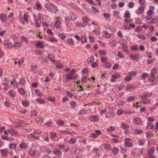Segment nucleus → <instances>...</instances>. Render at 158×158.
<instances>
[{"mask_svg":"<svg viewBox=\"0 0 158 158\" xmlns=\"http://www.w3.org/2000/svg\"><path fill=\"white\" fill-rule=\"evenodd\" d=\"M35 22V25L38 27H40L41 25V22L40 19H38L37 16L34 14H33Z\"/></svg>","mask_w":158,"mask_h":158,"instance_id":"obj_1","label":"nucleus"},{"mask_svg":"<svg viewBox=\"0 0 158 158\" xmlns=\"http://www.w3.org/2000/svg\"><path fill=\"white\" fill-rule=\"evenodd\" d=\"M131 140L130 138H126L124 140L125 145L128 148L132 147L133 146V143L131 142Z\"/></svg>","mask_w":158,"mask_h":158,"instance_id":"obj_2","label":"nucleus"},{"mask_svg":"<svg viewBox=\"0 0 158 158\" xmlns=\"http://www.w3.org/2000/svg\"><path fill=\"white\" fill-rule=\"evenodd\" d=\"M89 120L91 122H98L99 121V117L97 115H91L89 117Z\"/></svg>","mask_w":158,"mask_h":158,"instance_id":"obj_3","label":"nucleus"},{"mask_svg":"<svg viewBox=\"0 0 158 158\" xmlns=\"http://www.w3.org/2000/svg\"><path fill=\"white\" fill-rule=\"evenodd\" d=\"M53 152L54 154L57 156L59 158L62 157V152L60 148H55Z\"/></svg>","mask_w":158,"mask_h":158,"instance_id":"obj_4","label":"nucleus"},{"mask_svg":"<svg viewBox=\"0 0 158 158\" xmlns=\"http://www.w3.org/2000/svg\"><path fill=\"white\" fill-rule=\"evenodd\" d=\"M120 74L118 73H115L114 74L112 75V78L111 79L110 81L112 82H114L116 81L115 79L118 78L120 77Z\"/></svg>","mask_w":158,"mask_h":158,"instance_id":"obj_5","label":"nucleus"},{"mask_svg":"<svg viewBox=\"0 0 158 158\" xmlns=\"http://www.w3.org/2000/svg\"><path fill=\"white\" fill-rule=\"evenodd\" d=\"M84 147L83 146H81L78 148V151L80 152L78 153H76L75 154H77V156L79 158H81L83 156L82 152H84Z\"/></svg>","mask_w":158,"mask_h":158,"instance_id":"obj_6","label":"nucleus"},{"mask_svg":"<svg viewBox=\"0 0 158 158\" xmlns=\"http://www.w3.org/2000/svg\"><path fill=\"white\" fill-rule=\"evenodd\" d=\"M102 36L104 38H110L111 37V34L109 33L106 31H103L102 32Z\"/></svg>","mask_w":158,"mask_h":158,"instance_id":"obj_7","label":"nucleus"},{"mask_svg":"<svg viewBox=\"0 0 158 158\" xmlns=\"http://www.w3.org/2000/svg\"><path fill=\"white\" fill-rule=\"evenodd\" d=\"M8 131L10 134L12 136H17L18 135L17 132L12 128L8 129Z\"/></svg>","mask_w":158,"mask_h":158,"instance_id":"obj_8","label":"nucleus"},{"mask_svg":"<svg viewBox=\"0 0 158 158\" xmlns=\"http://www.w3.org/2000/svg\"><path fill=\"white\" fill-rule=\"evenodd\" d=\"M67 44L69 45H74V42L73 39L71 38H68L66 40Z\"/></svg>","mask_w":158,"mask_h":158,"instance_id":"obj_9","label":"nucleus"},{"mask_svg":"<svg viewBox=\"0 0 158 158\" xmlns=\"http://www.w3.org/2000/svg\"><path fill=\"white\" fill-rule=\"evenodd\" d=\"M139 55L138 54L135 53L134 54L131 55L130 56L133 60L137 61L139 60V58L138 57Z\"/></svg>","mask_w":158,"mask_h":158,"instance_id":"obj_10","label":"nucleus"},{"mask_svg":"<svg viewBox=\"0 0 158 158\" xmlns=\"http://www.w3.org/2000/svg\"><path fill=\"white\" fill-rule=\"evenodd\" d=\"M35 46L38 48H43L44 46L42 42L40 41L37 42L35 44Z\"/></svg>","mask_w":158,"mask_h":158,"instance_id":"obj_11","label":"nucleus"},{"mask_svg":"<svg viewBox=\"0 0 158 158\" xmlns=\"http://www.w3.org/2000/svg\"><path fill=\"white\" fill-rule=\"evenodd\" d=\"M158 22V17L156 16L154 17V18L152 19L151 21L149 22V23L151 24H155L156 23Z\"/></svg>","mask_w":158,"mask_h":158,"instance_id":"obj_12","label":"nucleus"},{"mask_svg":"<svg viewBox=\"0 0 158 158\" xmlns=\"http://www.w3.org/2000/svg\"><path fill=\"white\" fill-rule=\"evenodd\" d=\"M127 42H126L125 43H122V48L123 51L124 52H127L128 48V46L127 45Z\"/></svg>","mask_w":158,"mask_h":158,"instance_id":"obj_13","label":"nucleus"},{"mask_svg":"<svg viewBox=\"0 0 158 158\" xmlns=\"http://www.w3.org/2000/svg\"><path fill=\"white\" fill-rule=\"evenodd\" d=\"M148 77H149L148 80L152 82H153L155 80V74L151 73L150 76Z\"/></svg>","mask_w":158,"mask_h":158,"instance_id":"obj_14","label":"nucleus"},{"mask_svg":"<svg viewBox=\"0 0 158 158\" xmlns=\"http://www.w3.org/2000/svg\"><path fill=\"white\" fill-rule=\"evenodd\" d=\"M77 145L76 144L74 146L71 147V150L72 152V154L75 153L77 150Z\"/></svg>","mask_w":158,"mask_h":158,"instance_id":"obj_15","label":"nucleus"},{"mask_svg":"<svg viewBox=\"0 0 158 158\" xmlns=\"http://www.w3.org/2000/svg\"><path fill=\"white\" fill-rule=\"evenodd\" d=\"M87 80L90 81L91 80L90 78H88L86 76H84L81 78V81L83 83H85Z\"/></svg>","mask_w":158,"mask_h":158,"instance_id":"obj_16","label":"nucleus"},{"mask_svg":"<svg viewBox=\"0 0 158 158\" xmlns=\"http://www.w3.org/2000/svg\"><path fill=\"white\" fill-rule=\"evenodd\" d=\"M45 6L48 11L50 12H53V10L51 8L52 7L50 6V3L46 4L45 5Z\"/></svg>","mask_w":158,"mask_h":158,"instance_id":"obj_17","label":"nucleus"},{"mask_svg":"<svg viewBox=\"0 0 158 158\" xmlns=\"http://www.w3.org/2000/svg\"><path fill=\"white\" fill-rule=\"evenodd\" d=\"M17 144L16 143H11L9 145V148L10 149H14L15 150L17 146Z\"/></svg>","mask_w":158,"mask_h":158,"instance_id":"obj_18","label":"nucleus"},{"mask_svg":"<svg viewBox=\"0 0 158 158\" xmlns=\"http://www.w3.org/2000/svg\"><path fill=\"white\" fill-rule=\"evenodd\" d=\"M119 151L118 148L116 147H113L111 149V151L112 153L114 155H115Z\"/></svg>","mask_w":158,"mask_h":158,"instance_id":"obj_19","label":"nucleus"},{"mask_svg":"<svg viewBox=\"0 0 158 158\" xmlns=\"http://www.w3.org/2000/svg\"><path fill=\"white\" fill-rule=\"evenodd\" d=\"M135 124V125H139L142 122V120L139 118H137L134 119Z\"/></svg>","mask_w":158,"mask_h":158,"instance_id":"obj_20","label":"nucleus"},{"mask_svg":"<svg viewBox=\"0 0 158 158\" xmlns=\"http://www.w3.org/2000/svg\"><path fill=\"white\" fill-rule=\"evenodd\" d=\"M147 126L146 128V129L148 130L150 129H152L154 128V126L152 123L150 122H147Z\"/></svg>","mask_w":158,"mask_h":158,"instance_id":"obj_21","label":"nucleus"},{"mask_svg":"<svg viewBox=\"0 0 158 158\" xmlns=\"http://www.w3.org/2000/svg\"><path fill=\"white\" fill-rule=\"evenodd\" d=\"M82 19L83 22L85 24L88 23L90 20L89 18L86 16L82 17Z\"/></svg>","mask_w":158,"mask_h":158,"instance_id":"obj_22","label":"nucleus"},{"mask_svg":"<svg viewBox=\"0 0 158 158\" xmlns=\"http://www.w3.org/2000/svg\"><path fill=\"white\" fill-rule=\"evenodd\" d=\"M155 148L154 147H152L148 151V154L149 155H152L154 153Z\"/></svg>","mask_w":158,"mask_h":158,"instance_id":"obj_23","label":"nucleus"},{"mask_svg":"<svg viewBox=\"0 0 158 158\" xmlns=\"http://www.w3.org/2000/svg\"><path fill=\"white\" fill-rule=\"evenodd\" d=\"M125 19L129 18L131 17V14L128 10H126L123 15Z\"/></svg>","mask_w":158,"mask_h":158,"instance_id":"obj_24","label":"nucleus"},{"mask_svg":"<svg viewBox=\"0 0 158 158\" xmlns=\"http://www.w3.org/2000/svg\"><path fill=\"white\" fill-rule=\"evenodd\" d=\"M135 89V88L134 87V86L131 85H128L127 87H126L125 89V90H126L127 91H129L131 90H134Z\"/></svg>","mask_w":158,"mask_h":158,"instance_id":"obj_25","label":"nucleus"},{"mask_svg":"<svg viewBox=\"0 0 158 158\" xmlns=\"http://www.w3.org/2000/svg\"><path fill=\"white\" fill-rule=\"evenodd\" d=\"M9 93L10 95L12 98L15 97L16 96V93L15 92L14 90H10L9 91Z\"/></svg>","mask_w":158,"mask_h":158,"instance_id":"obj_26","label":"nucleus"},{"mask_svg":"<svg viewBox=\"0 0 158 158\" xmlns=\"http://www.w3.org/2000/svg\"><path fill=\"white\" fill-rule=\"evenodd\" d=\"M54 27L57 28H59L60 27V23L59 20H57L55 22Z\"/></svg>","mask_w":158,"mask_h":158,"instance_id":"obj_27","label":"nucleus"},{"mask_svg":"<svg viewBox=\"0 0 158 158\" xmlns=\"http://www.w3.org/2000/svg\"><path fill=\"white\" fill-rule=\"evenodd\" d=\"M77 142V139L75 138H71L70 139L69 143L70 144H74Z\"/></svg>","mask_w":158,"mask_h":158,"instance_id":"obj_28","label":"nucleus"},{"mask_svg":"<svg viewBox=\"0 0 158 158\" xmlns=\"http://www.w3.org/2000/svg\"><path fill=\"white\" fill-rule=\"evenodd\" d=\"M2 155L4 156H6L7 155V150L6 149H3L1 150Z\"/></svg>","mask_w":158,"mask_h":158,"instance_id":"obj_29","label":"nucleus"},{"mask_svg":"<svg viewBox=\"0 0 158 158\" xmlns=\"http://www.w3.org/2000/svg\"><path fill=\"white\" fill-rule=\"evenodd\" d=\"M50 6L52 7V9H53L55 11L57 12L59 11V10L58 9V7L54 4L52 3H50Z\"/></svg>","mask_w":158,"mask_h":158,"instance_id":"obj_30","label":"nucleus"},{"mask_svg":"<svg viewBox=\"0 0 158 158\" xmlns=\"http://www.w3.org/2000/svg\"><path fill=\"white\" fill-rule=\"evenodd\" d=\"M3 45H4L5 47L6 48H8L11 46V44L10 42H4Z\"/></svg>","mask_w":158,"mask_h":158,"instance_id":"obj_31","label":"nucleus"},{"mask_svg":"<svg viewBox=\"0 0 158 158\" xmlns=\"http://www.w3.org/2000/svg\"><path fill=\"white\" fill-rule=\"evenodd\" d=\"M0 17L2 19V22L6 21L7 20L6 15L5 14H1L0 15Z\"/></svg>","mask_w":158,"mask_h":158,"instance_id":"obj_32","label":"nucleus"},{"mask_svg":"<svg viewBox=\"0 0 158 158\" xmlns=\"http://www.w3.org/2000/svg\"><path fill=\"white\" fill-rule=\"evenodd\" d=\"M36 150H33L31 149L29 150V154L31 156H35L36 154Z\"/></svg>","mask_w":158,"mask_h":158,"instance_id":"obj_33","label":"nucleus"},{"mask_svg":"<svg viewBox=\"0 0 158 158\" xmlns=\"http://www.w3.org/2000/svg\"><path fill=\"white\" fill-rule=\"evenodd\" d=\"M18 91L20 94L22 95H24L25 93L24 89L22 88H20L19 89Z\"/></svg>","mask_w":158,"mask_h":158,"instance_id":"obj_34","label":"nucleus"},{"mask_svg":"<svg viewBox=\"0 0 158 158\" xmlns=\"http://www.w3.org/2000/svg\"><path fill=\"white\" fill-rule=\"evenodd\" d=\"M27 147V145L26 143L22 142L19 145V147L21 149H25Z\"/></svg>","mask_w":158,"mask_h":158,"instance_id":"obj_35","label":"nucleus"},{"mask_svg":"<svg viewBox=\"0 0 158 158\" xmlns=\"http://www.w3.org/2000/svg\"><path fill=\"white\" fill-rule=\"evenodd\" d=\"M36 100L37 102L40 104H44L45 103V101L42 99L38 98V99H36Z\"/></svg>","mask_w":158,"mask_h":158,"instance_id":"obj_36","label":"nucleus"},{"mask_svg":"<svg viewBox=\"0 0 158 158\" xmlns=\"http://www.w3.org/2000/svg\"><path fill=\"white\" fill-rule=\"evenodd\" d=\"M121 127L122 129H128L129 128V127L127 125V124L124 123H121Z\"/></svg>","mask_w":158,"mask_h":158,"instance_id":"obj_37","label":"nucleus"},{"mask_svg":"<svg viewBox=\"0 0 158 158\" xmlns=\"http://www.w3.org/2000/svg\"><path fill=\"white\" fill-rule=\"evenodd\" d=\"M131 49L133 52H135L138 50V47L137 45H133L131 47Z\"/></svg>","mask_w":158,"mask_h":158,"instance_id":"obj_38","label":"nucleus"},{"mask_svg":"<svg viewBox=\"0 0 158 158\" xmlns=\"http://www.w3.org/2000/svg\"><path fill=\"white\" fill-rule=\"evenodd\" d=\"M22 104L23 106L27 107L29 106V103L27 100H24L22 102Z\"/></svg>","mask_w":158,"mask_h":158,"instance_id":"obj_39","label":"nucleus"},{"mask_svg":"<svg viewBox=\"0 0 158 158\" xmlns=\"http://www.w3.org/2000/svg\"><path fill=\"white\" fill-rule=\"evenodd\" d=\"M70 105L72 107L75 108L77 106V103L75 101H72L71 102Z\"/></svg>","mask_w":158,"mask_h":158,"instance_id":"obj_40","label":"nucleus"},{"mask_svg":"<svg viewBox=\"0 0 158 158\" xmlns=\"http://www.w3.org/2000/svg\"><path fill=\"white\" fill-rule=\"evenodd\" d=\"M104 148L108 151L111 149V146L110 144H105L104 145Z\"/></svg>","mask_w":158,"mask_h":158,"instance_id":"obj_41","label":"nucleus"},{"mask_svg":"<svg viewBox=\"0 0 158 158\" xmlns=\"http://www.w3.org/2000/svg\"><path fill=\"white\" fill-rule=\"evenodd\" d=\"M86 113V111L84 109L81 110H80V112L78 113L79 115H84Z\"/></svg>","mask_w":158,"mask_h":158,"instance_id":"obj_42","label":"nucleus"},{"mask_svg":"<svg viewBox=\"0 0 158 158\" xmlns=\"http://www.w3.org/2000/svg\"><path fill=\"white\" fill-rule=\"evenodd\" d=\"M143 102L145 104H148L150 103L151 100L148 98H146L143 100Z\"/></svg>","mask_w":158,"mask_h":158,"instance_id":"obj_43","label":"nucleus"},{"mask_svg":"<svg viewBox=\"0 0 158 158\" xmlns=\"http://www.w3.org/2000/svg\"><path fill=\"white\" fill-rule=\"evenodd\" d=\"M54 57V55L51 54H49L48 55V58L52 62L54 61V60L52 59V58H53Z\"/></svg>","mask_w":158,"mask_h":158,"instance_id":"obj_44","label":"nucleus"},{"mask_svg":"<svg viewBox=\"0 0 158 158\" xmlns=\"http://www.w3.org/2000/svg\"><path fill=\"white\" fill-rule=\"evenodd\" d=\"M148 74L147 73H143L142 76V79L143 80H145L146 78V77L148 76Z\"/></svg>","mask_w":158,"mask_h":158,"instance_id":"obj_45","label":"nucleus"},{"mask_svg":"<svg viewBox=\"0 0 158 158\" xmlns=\"http://www.w3.org/2000/svg\"><path fill=\"white\" fill-rule=\"evenodd\" d=\"M19 84L20 85H24L25 84V82L24 79L21 78L19 80Z\"/></svg>","mask_w":158,"mask_h":158,"instance_id":"obj_46","label":"nucleus"},{"mask_svg":"<svg viewBox=\"0 0 158 158\" xmlns=\"http://www.w3.org/2000/svg\"><path fill=\"white\" fill-rule=\"evenodd\" d=\"M50 136L52 139H55L56 136V134L55 132H52L50 133Z\"/></svg>","mask_w":158,"mask_h":158,"instance_id":"obj_47","label":"nucleus"},{"mask_svg":"<svg viewBox=\"0 0 158 158\" xmlns=\"http://www.w3.org/2000/svg\"><path fill=\"white\" fill-rule=\"evenodd\" d=\"M94 57L93 56H91L89 58V60L88 61V63H91L94 61Z\"/></svg>","mask_w":158,"mask_h":158,"instance_id":"obj_48","label":"nucleus"},{"mask_svg":"<svg viewBox=\"0 0 158 158\" xmlns=\"http://www.w3.org/2000/svg\"><path fill=\"white\" fill-rule=\"evenodd\" d=\"M112 113L108 112L106 114V118H110L111 117V116L112 115Z\"/></svg>","mask_w":158,"mask_h":158,"instance_id":"obj_49","label":"nucleus"},{"mask_svg":"<svg viewBox=\"0 0 158 158\" xmlns=\"http://www.w3.org/2000/svg\"><path fill=\"white\" fill-rule=\"evenodd\" d=\"M39 58L42 61H44L46 59L45 55L44 54L42 55L41 56H40Z\"/></svg>","mask_w":158,"mask_h":158,"instance_id":"obj_50","label":"nucleus"},{"mask_svg":"<svg viewBox=\"0 0 158 158\" xmlns=\"http://www.w3.org/2000/svg\"><path fill=\"white\" fill-rule=\"evenodd\" d=\"M135 98V96H130L127 98V100L128 102H130L133 100Z\"/></svg>","mask_w":158,"mask_h":158,"instance_id":"obj_51","label":"nucleus"},{"mask_svg":"<svg viewBox=\"0 0 158 158\" xmlns=\"http://www.w3.org/2000/svg\"><path fill=\"white\" fill-rule=\"evenodd\" d=\"M138 10L140 14L143 13L144 11V8L143 7L140 6L138 9Z\"/></svg>","mask_w":158,"mask_h":158,"instance_id":"obj_52","label":"nucleus"},{"mask_svg":"<svg viewBox=\"0 0 158 158\" xmlns=\"http://www.w3.org/2000/svg\"><path fill=\"white\" fill-rule=\"evenodd\" d=\"M49 40L52 42H56L57 41L56 39L52 37H49Z\"/></svg>","mask_w":158,"mask_h":158,"instance_id":"obj_53","label":"nucleus"},{"mask_svg":"<svg viewBox=\"0 0 158 158\" xmlns=\"http://www.w3.org/2000/svg\"><path fill=\"white\" fill-rule=\"evenodd\" d=\"M137 37L141 39L142 40H144L146 39L144 35H138Z\"/></svg>","mask_w":158,"mask_h":158,"instance_id":"obj_54","label":"nucleus"},{"mask_svg":"<svg viewBox=\"0 0 158 158\" xmlns=\"http://www.w3.org/2000/svg\"><path fill=\"white\" fill-rule=\"evenodd\" d=\"M48 100L51 102H55L56 99L55 97H49L48 98Z\"/></svg>","mask_w":158,"mask_h":158,"instance_id":"obj_55","label":"nucleus"},{"mask_svg":"<svg viewBox=\"0 0 158 158\" xmlns=\"http://www.w3.org/2000/svg\"><path fill=\"white\" fill-rule=\"evenodd\" d=\"M66 94L71 98H72L74 96V95L73 93L68 91L66 92Z\"/></svg>","mask_w":158,"mask_h":158,"instance_id":"obj_56","label":"nucleus"},{"mask_svg":"<svg viewBox=\"0 0 158 158\" xmlns=\"http://www.w3.org/2000/svg\"><path fill=\"white\" fill-rule=\"evenodd\" d=\"M131 79V77L130 75H128L125 77V80L126 81H129Z\"/></svg>","mask_w":158,"mask_h":158,"instance_id":"obj_57","label":"nucleus"},{"mask_svg":"<svg viewBox=\"0 0 158 158\" xmlns=\"http://www.w3.org/2000/svg\"><path fill=\"white\" fill-rule=\"evenodd\" d=\"M14 46L16 48L19 47L21 46V44L18 42H16L15 43Z\"/></svg>","mask_w":158,"mask_h":158,"instance_id":"obj_58","label":"nucleus"},{"mask_svg":"<svg viewBox=\"0 0 158 158\" xmlns=\"http://www.w3.org/2000/svg\"><path fill=\"white\" fill-rule=\"evenodd\" d=\"M58 124L60 126H62L64 124V122L61 119L57 121Z\"/></svg>","mask_w":158,"mask_h":158,"instance_id":"obj_59","label":"nucleus"},{"mask_svg":"<svg viewBox=\"0 0 158 158\" xmlns=\"http://www.w3.org/2000/svg\"><path fill=\"white\" fill-rule=\"evenodd\" d=\"M31 114H32L31 115V117H34L36 116L37 114V112L35 110H31Z\"/></svg>","mask_w":158,"mask_h":158,"instance_id":"obj_60","label":"nucleus"},{"mask_svg":"<svg viewBox=\"0 0 158 158\" xmlns=\"http://www.w3.org/2000/svg\"><path fill=\"white\" fill-rule=\"evenodd\" d=\"M142 30V28L140 26H138L136 27L135 29V31L138 32L141 31Z\"/></svg>","mask_w":158,"mask_h":158,"instance_id":"obj_61","label":"nucleus"},{"mask_svg":"<svg viewBox=\"0 0 158 158\" xmlns=\"http://www.w3.org/2000/svg\"><path fill=\"white\" fill-rule=\"evenodd\" d=\"M145 0H139V3L141 6L143 5L146 3Z\"/></svg>","mask_w":158,"mask_h":158,"instance_id":"obj_62","label":"nucleus"},{"mask_svg":"<svg viewBox=\"0 0 158 158\" xmlns=\"http://www.w3.org/2000/svg\"><path fill=\"white\" fill-rule=\"evenodd\" d=\"M105 63V66L106 68L110 69L111 67V65L110 63H108V62H106Z\"/></svg>","mask_w":158,"mask_h":158,"instance_id":"obj_63","label":"nucleus"},{"mask_svg":"<svg viewBox=\"0 0 158 158\" xmlns=\"http://www.w3.org/2000/svg\"><path fill=\"white\" fill-rule=\"evenodd\" d=\"M143 132V131L141 130L136 129L135 130V133L136 134H139Z\"/></svg>","mask_w":158,"mask_h":158,"instance_id":"obj_64","label":"nucleus"}]
</instances>
